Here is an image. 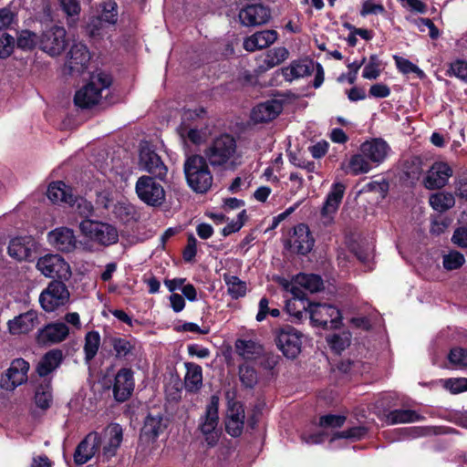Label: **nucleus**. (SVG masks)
<instances>
[{
    "instance_id": "nucleus-55",
    "label": "nucleus",
    "mask_w": 467,
    "mask_h": 467,
    "mask_svg": "<svg viewBox=\"0 0 467 467\" xmlns=\"http://www.w3.org/2000/svg\"><path fill=\"white\" fill-rule=\"evenodd\" d=\"M239 376L242 383L248 388H252L257 382V375L254 368L249 365H242L239 368Z\"/></svg>"
},
{
    "instance_id": "nucleus-8",
    "label": "nucleus",
    "mask_w": 467,
    "mask_h": 467,
    "mask_svg": "<svg viewBox=\"0 0 467 467\" xmlns=\"http://www.w3.org/2000/svg\"><path fill=\"white\" fill-rule=\"evenodd\" d=\"M36 269L46 277L67 280L71 276L70 266L57 254H47L38 258Z\"/></svg>"
},
{
    "instance_id": "nucleus-21",
    "label": "nucleus",
    "mask_w": 467,
    "mask_h": 467,
    "mask_svg": "<svg viewBox=\"0 0 467 467\" xmlns=\"http://www.w3.org/2000/svg\"><path fill=\"white\" fill-rule=\"evenodd\" d=\"M48 243L57 250L69 253L77 247V238L73 230L67 227H58L48 233Z\"/></svg>"
},
{
    "instance_id": "nucleus-58",
    "label": "nucleus",
    "mask_w": 467,
    "mask_h": 467,
    "mask_svg": "<svg viewBox=\"0 0 467 467\" xmlns=\"http://www.w3.org/2000/svg\"><path fill=\"white\" fill-rule=\"evenodd\" d=\"M346 421V417L343 415H325L319 420V425L322 428H340Z\"/></svg>"
},
{
    "instance_id": "nucleus-33",
    "label": "nucleus",
    "mask_w": 467,
    "mask_h": 467,
    "mask_svg": "<svg viewBox=\"0 0 467 467\" xmlns=\"http://www.w3.org/2000/svg\"><path fill=\"white\" fill-rule=\"evenodd\" d=\"M198 116L199 114L195 110H185L182 115L183 122L179 128L180 136L183 140L188 139L194 144H200L204 141L206 139V134L202 130L188 128L185 124V121Z\"/></svg>"
},
{
    "instance_id": "nucleus-11",
    "label": "nucleus",
    "mask_w": 467,
    "mask_h": 467,
    "mask_svg": "<svg viewBox=\"0 0 467 467\" xmlns=\"http://www.w3.org/2000/svg\"><path fill=\"white\" fill-rule=\"evenodd\" d=\"M135 189L138 197L148 205L158 206L165 200V191L162 185L152 177H140Z\"/></svg>"
},
{
    "instance_id": "nucleus-53",
    "label": "nucleus",
    "mask_w": 467,
    "mask_h": 467,
    "mask_svg": "<svg viewBox=\"0 0 467 467\" xmlns=\"http://www.w3.org/2000/svg\"><path fill=\"white\" fill-rule=\"evenodd\" d=\"M465 262L462 254L458 251H451L443 256V266L447 270H454L460 268Z\"/></svg>"
},
{
    "instance_id": "nucleus-50",
    "label": "nucleus",
    "mask_w": 467,
    "mask_h": 467,
    "mask_svg": "<svg viewBox=\"0 0 467 467\" xmlns=\"http://www.w3.org/2000/svg\"><path fill=\"white\" fill-rule=\"evenodd\" d=\"M110 345L112 346L116 357L123 358L130 354L133 348L131 342L122 337H111Z\"/></svg>"
},
{
    "instance_id": "nucleus-18",
    "label": "nucleus",
    "mask_w": 467,
    "mask_h": 467,
    "mask_svg": "<svg viewBox=\"0 0 467 467\" xmlns=\"http://www.w3.org/2000/svg\"><path fill=\"white\" fill-rule=\"evenodd\" d=\"M314 238L309 228L304 223L296 225L287 240L289 249L300 254H306L314 246Z\"/></svg>"
},
{
    "instance_id": "nucleus-36",
    "label": "nucleus",
    "mask_w": 467,
    "mask_h": 467,
    "mask_svg": "<svg viewBox=\"0 0 467 467\" xmlns=\"http://www.w3.org/2000/svg\"><path fill=\"white\" fill-rule=\"evenodd\" d=\"M165 424L161 414H149L145 419L143 428L141 430V437L148 441H153L160 433L163 431Z\"/></svg>"
},
{
    "instance_id": "nucleus-24",
    "label": "nucleus",
    "mask_w": 467,
    "mask_h": 467,
    "mask_svg": "<svg viewBox=\"0 0 467 467\" xmlns=\"http://www.w3.org/2000/svg\"><path fill=\"white\" fill-rule=\"evenodd\" d=\"M100 446V438L97 432H91L78 444L74 454L77 464H85L98 451Z\"/></svg>"
},
{
    "instance_id": "nucleus-60",
    "label": "nucleus",
    "mask_w": 467,
    "mask_h": 467,
    "mask_svg": "<svg viewBox=\"0 0 467 467\" xmlns=\"http://www.w3.org/2000/svg\"><path fill=\"white\" fill-rule=\"evenodd\" d=\"M449 360L459 368H467V350L453 348L449 354Z\"/></svg>"
},
{
    "instance_id": "nucleus-29",
    "label": "nucleus",
    "mask_w": 467,
    "mask_h": 467,
    "mask_svg": "<svg viewBox=\"0 0 467 467\" xmlns=\"http://www.w3.org/2000/svg\"><path fill=\"white\" fill-rule=\"evenodd\" d=\"M278 34L275 30L258 31L244 39V48L249 52L263 49L275 43Z\"/></svg>"
},
{
    "instance_id": "nucleus-9",
    "label": "nucleus",
    "mask_w": 467,
    "mask_h": 467,
    "mask_svg": "<svg viewBox=\"0 0 467 467\" xmlns=\"http://www.w3.org/2000/svg\"><path fill=\"white\" fill-rule=\"evenodd\" d=\"M67 46V31L63 26H51L45 30L40 36L39 48L50 57L61 55Z\"/></svg>"
},
{
    "instance_id": "nucleus-46",
    "label": "nucleus",
    "mask_w": 467,
    "mask_h": 467,
    "mask_svg": "<svg viewBox=\"0 0 467 467\" xmlns=\"http://www.w3.org/2000/svg\"><path fill=\"white\" fill-rule=\"evenodd\" d=\"M330 348L337 353H340L350 344V334L348 332L335 333L327 337Z\"/></svg>"
},
{
    "instance_id": "nucleus-51",
    "label": "nucleus",
    "mask_w": 467,
    "mask_h": 467,
    "mask_svg": "<svg viewBox=\"0 0 467 467\" xmlns=\"http://www.w3.org/2000/svg\"><path fill=\"white\" fill-rule=\"evenodd\" d=\"M73 207L79 215L83 217H88L93 213L92 203L85 198L75 196L73 194V202L68 203Z\"/></svg>"
},
{
    "instance_id": "nucleus-40",
    "label": "nucleus",
    "mask_w": 467,
    "mask_h": 467,
    "mask_svg": "<svg viewBox=\"0 0 467 467\" xmlns=\"http://www.w3.org/2000/svg\"><path fill=\"white\" fill-rule=\"evenodd\" d=\"M223 281L227 285V293L233 299L244 297L247 292V285L235 275H223Z\"/></svg>"
},
{
    "instance_id": "nucleus-6",
    "label": "nucleus",
    "mask_w": 467,
    "mask_h": 467,
    "mask_svg": "<svg viewBox=\"0 0 467 467\" xmlns=\"http://www.w3.org/2000/svg\"><path fill=\"white\" fill-rule=\"evenodd\" d=\"M218 423V399L213 396L209 404L206 406L204 415L200 418L199 421V430L210 446H214L218 441L220 436Z\"/></svg>"
},
{
    "instance_id": "nucleus-3",
    "label": "nucleus",
    "mask_w": 467,
    "mask_h": 467,
    "mask_svg": "<svg viewBox=\"0 0 467 467\" xmlns=\"http://www.w3.org/2000/svg\"><path fill=\"white\" fill-rule=\"evenodd\" d=\"M111 84L110 77L101 71L94 72L89 81L78 89L74 97L75 104L82 109H88L99 103L102 92Z\"/></svg>"
},
{
    "instance_id": "nucleus-13",
    "label": "nucleus",
    "mask_w": 467,
    "mask_h": 467,
    "mask_svg": "<svg viewBox=\"0 0 467 467\" xmlns=\"http://www.w3.org/2000/svg\"><path fill=\"white\" fill-rule=\"evenodd\" d=\"M302 305L303 309L309 312L311 322L316 326L327 327L330 323L331 327H336L341 318L339 310L330 304L310 302L307 307Z\"/></svg>"
},
{
    "instance_id": "nucleus-34",
    "label": "nucleus",
    "mask_w": 467,
    "mask_h": 467,
    "mask_svg": "<svg viewBox=\"0 0 467 467\" xmlns=\"http://www.w3.org/2000/svg\"><path fill=\"white\" fill-rule=\"evenodd\" d=\"M289 52L284 47L272 48L266 52L259 64L260 71H267L288 58Z\"/></svg>"
},
{
    "instance_id": "nucleus-43",
    "label": "nucleus",
    "mask_w": 467,
    "mask_h": 467,
    "mask_svg": "<svg viewBox=\"0 0 467 467\" xmlns=\"http://www.w3.org/2000/svg\"><path fill=\"white\" fill-rule=\"evenodd\" d=\"M238 355L245 359H252L262 352V348L252 340L238 339L235 343Z\"/></svg>"
},
{
    "instance_id": "nucleus-57",
    "label": "nucleus",
    "mask_w": 467,
    "mask_h": 467,
    "mask_svg": "<svg viewBox=\"0 0 467 467\" xmlns=\"http://www.w3.org/2000/svg\"><path fill=\"white\" fill-rule=\"evenodd\" d=\"M442 386L451 393H460L467 390V379L456 378L442 380Z\"/></svg>"
},
{
    "instance_id": "nucleus-56",
    "label": "nucleus",
    "mask_w": 467,
    "mask_h": 467,
    "mask_svg": "<svg viewBox=\"0 0 467 467\" xmlns=\"http://www.w3.org/2000/svg\"><path fill=\"white\" fill-rule=\"evenodd\" d=\"M450 76H454L455 78L467 81V61L462 59H457L451 63L450 68L448 70Z\"/></svg>"
},
{
    "instance_id": "nucleus-28",
    "label": "nucleus",
    "mask_w": 467,
    "mask_h": 467,
    "mask_svg": "<svg viewBox=\"0 0 467 467\" xmlns=\"http://www.w3.org/2000/svg\"><path fill=\"white\" fill-rule=\"evenodd\" d=\"M38 316L36 311H27L9 320L8 329L12 335L26 334L38 325Z\"/></svg>"
},
{
    "instance_id": "nucleus-63",
    "label": "nucleus",
    "mask_w": 467,
    "mask_h": 467,
    "mask_svg": "<svg viewBox=\"0 0 467 467\" xmlns=\"http://www.w3.org/2000/svg\"><path fill=\"white\" fill-rule=\"evenodd\" d=\"M16 18L15 13L7 8L0 9V31L11 26Z\"/></svg>"
},
{
    "instance_id": "nucleus-45",
    "label": "nucleus",
    "mask_w": 467,
    "mask_h": 467,
    "mask_svg": "<svg viewBox=\"0 0 467 467\" xmlns=\"http://www.w3.org/2000/svg\"><path fill=\"white\" fill-rule=\"evenodd\" d=\"M100 346V336L97 331H90L86 334L84 352L87 361H90L97 355Z\"/></svg>"
},
{
    "instance_id": "nucleus-19",
    "label": "nucleus",
    "mask_w": 467,
    "mask_h": 467,
    "mask_svg": "<svg viewBox=\"0 0 467 467\" xmlns=\"http://www.w3.org/2000/svg\"><path fill=\"white\" fill-rule=\"evenodd\" d=\"M452 169L443 161H436L429 169L424 179V186L427 189H440L444 187L452 176Z\"/></svg>"
},
{
    "instance_id": "nucleus-37",
    "label": "nucleus",
    "mask_w": 467,
    "mask_h": 467,
    "mask_svg": "<svg viewBox=\"0 0 467 467\" xmlns=\"http://www.w3.org/2000/svg\"><path fill=\"white\" fill-rule=\"evenodd\" d=\"M47 197L53 202L71 203L73 202L72 189L63 182H55L48 186Z\"/></svg>"
},
{
    "instance_id": "nucleus-32",
    "label": "nucleus",
    "mask_w": 467,
    "mask_h": 467,
    "mask_svg": "<svg viewBox=\"0 0 467 467\" xmlns=\"http://www.w3.org/2000/svg\"><path fill=\"white\" fill-rule=\"evenodd\" d=\"M63 360V353L59 349H52L47 352L36 367L39 376L45 377L57 369Z\"/></svg>"
},
{
    "instance_id": "nucleus-5",
    "label": "nucleus",
    "mask_w": 467,
    "mask_h": 467,
    "mask_svg": "<svg viewBox=\"0 0 467 467\" xmlns=\"http://www.w3.org/2000/svg\"><path fill=\"white\" fill-rule=\"evenodd\" d=\"M79 230L85 237L103 246L114 244L119 240L118 230L109 223L85 219L79 223Z\"/></svg>"
},
{
    "instance_id": "nucleus-2",
    "label": "nucleus",
    "mask_w": 467,
    "mask_h": 467,
    "mask_svg": "<svg viewBox=\"0 0 467 467\" xmlns=\"http://www.w3.org/2000/svg\"><path fill=\"white\" fill-rule=\"evenodd\" d=\"M189 187L195 192L204 193L213 184V175L206 159L201 155L189 156L183 164Z\"/></svg>"
},
{
    "instance_id": "nucleus-12",
    "label": "nucleus",
    "mask_w": 467,
    "mask_h": 467,
    "mask_svg": "<svg viewBox=\"0 0 467 467\" xmlns=\"http://www.w3.org/2000/svg\"><path fill=\"white\" fill-rule=\"evenodd\" d=\"M29 368V363L25 359H14L10 367L1 376L0 388L6 391H13L18 386L26 383L28 378Z\"/></svg>"
},
{
    "instance_id": "nucleus-39",
    "label": "nucleus",
    "mask_w": 467,
    "mask_h": 467,
    "mask_svg": "<svg viewBox=\"0 0 467 467\" xmlns=\"http://www.w3.org/2000/svg\"><path fill=\"white\" fill-rule=\"evenodd\" d=\"M186 375L184 378L185 389L188 391H196L202 385V368L194 363H186Z\"/></svg>"
},
{
    "instance_id": "nucleus-61",
    "label": "nucleus",
    "mask_w": 467,
    "mask_h": 467,
    "mask_svg": "<svg viewBox=\"0 0 467 467\" xmlns=\"http://www.w3.org/2000/svg\"><path fill=\"white\" fill-rule=\"evenodd\" d=\"M60 5L68 17H78L80 13L78 0H60Z\"/></svg>"
},
{
    "instance_id": "nucleus-1",
    "label": "nucleus",
    "mask_w": 467,
    "mask_h": 467,
    "mask_svg": "<svg viewBox=\"0 0 467 467\" xmlns=\"http://www.w3.org/2000/svg\"><path fill=\"white\" fill-rule=\"evenodd\" d=\"M206 161L213 168L231 170L239 163L237 144L231 135H221L215 138L204 151Z\"/></svg>"
},
{
    "instance_id": "nucleus-64",
    "label": "nucleus",
    "mask_w": 467,
    "mask_h": 467,
    "mask_svg": "<svg viewBox=\"0 0 467 467\" xmlns=\"http://www.w3.org/2000/svg\"><path fill=\"white\" fill-rule=\"evenodd\" d=\"M451 241L454 244L466 248L467 247V227H459L454 231L451 237Z\"/></svg>"
},
{
    "instance_id": "nucleus-14",
    "label": "nucleus",
    "mask_w": 467,
    "mask_h": 467,
    "mask_svg": "<svg viewBox=\"0 0 467 467\" xmlns=\"http://www.w3.org/2000/svg\"><path fill=\"white\" fill-rule=\"evenodd\" d=\"M90 54L81 43L74 44L67 57L63 71L66 75L79 76L88 68Z\"/></svg>"
},
{
    "instance_id": "nucleus-42",
    "label": "nucleus",
    "mask_w": 467,
    "mask_h": 467,
    "mask_svg": "<svg viewBox=\"0 0 467 467\" xmlns=\"http://www.w3.org/2000/svg\"><path fill=\"white\" fill-rule=\"evenodd\" d=\"M430 204L434 210L444 212L454 206L455 199L450 192H440L431 195Z\"/></svg>"
},
{
    "instance_id": "nucleus-30",
    "label": "nucleus",
    "mask_w": 467,
    "mask_h": 467,
    "mask_svg": "<svg viewBox=\"0 0 467 467\" xmlns=\"http://www.w3.org/2000/svg\"><path fill=\"white\" fill-rule=\"evenodd\" d=\"M282 109L281 102L269 100L254 108L251 118L254 122H267L276 118Z\"/></svg>"
},
{
    "instance_id": "nucleus-27",
    "label": "nucleus",
    "mask_w": 467,
    "mask_h": 467,
    "mask_svg": "<svg viewBox=\"0 0 467 467\" xmlns=\"http://www.w3.org/2000/svg\"><path fill=\"white\" fill-rule=\"evenodd\" d=\"M134 388L133 374L130 368H121L115 377L113 392L118 401H125Z\"/></svg>"
},
{
    "instance_id": "nucleus-48",
    "label": "nucleus",
    "mask_w": 467,
    "mask_h": 467,
    "mask_svg": "<svg viewBox=\"0 0 467 467\" xmlns=\"http://www.w3.org/2000/svg\"><path fill=\"white\" fill-rule=\"evenodd\" d=\"M367 431L363 427H353L347 431H337L331 435L330 441L338 439H347L350 441H358L365 437Z\"/></svg>"
},
{
    "instance_id": "nucleus-26",
    "label": "nucleus",
    "mask_w": 467,
    "mask_h": 467,
    "mask_svg": "<svg viewBox=\"0 0 467 467\" xmlns=\"http://www.w3.org/2000/svg\"><path fill=\"white\" fill-rule=\"evenodd\" d=\"M344 192L345 186L341 182H337L332 185L321 210L325 223H329L332 221L333 215L337 213L342 201Z\"/></svg>"
},
{
    "instance_id": "nucleus-15",
    "label": "nucleus",
    "mask_w": 467,
    "mask_h": 467,
    "mask_svg": "<svg viewBox=\"0 0 467 467\" xmlns=\"http://www.w3.org/2000/svg\"><path fill=\"white\" fill-rule=\"evenodd\" d=\"M100 16L91 18L87 30L91 36L101 35L104 24L114 25L118 20V5L114 0H106L99 5Z\"/></svg>"
},
{
    "instance_id": "nucleus-22",
    "label": "nucleus",
    "mask_w": 467,
    "mask_h": 467,
    "mask_svg": "<svg viewBox=\"0 0 467 467\" xmlns=\"http://www.w3.org/2000/svg\"><path fill=\"white\" fill-rule=\"evenodd\" d=\"M270 16V10L261 4L249 5L239 13L241 23L246 26L264 25L269 21Z\"/></svg>"
},
{
    "instance_id": "nucleus-7",
    "label": "nucleus",
    "mask_w": 467,
    "mask_h": 467,
    "mask_svg": "<svg viewBox=\"0 0 467 467\" xmlns=\"http://www.w3.org/2000/svg\"><path fill=\"white\" fill-rule=\"evenodd\" d=\"M303 335L291 326H285L276 331L275 342L279 350L287 358H296L302 349Z\"/></svg>"
},
{
    "instance_id": "nucleus-59",
    "label": "nucleus",
    "mask_w": 467,
    "mask_h": 467,
    "mask_svg": "<svg viewBox=\"0 0 467 467\" xmlns=\"http://www.w3.org/2000/svg\"><path fill=\"white\" fill-rule=\"evenodd\" d=\"M15 47V38L5 33L0 36V58H6L8 57Z\"/></svg>"
},
{
    "instance_id": "nucleus-31",
    "label": "nucleus",
    "mask_w": 467,
    "mask_h": 467,
    "mask_svg": "<svg viewBox=\"0 0 467 467\" xmlns=\"http://www.w3.org/2000/svg\"><path fill=\"white\" fill-rule=\"evenodd\" d=\"M244 411L241 405L234 404L227 412L226 431L233 437H238L244 428Z\"/></svg>"
},
{
    "instance_id": "nucleus-54",
    "label": "nucleus",
    "mask_w": 467,
    "mask_h": 467,
    "mask_svg": "<svg viewBox=\"0 0 467 467\" xmlns=\"http://www.w3.org/2000/svg\"><path fill=\"white\" fill-rule=\"evenodd\" d=\"M398 69L403 74L415 73L420 77L423 76V71L420 69L415 64L408 60L407 58L394 56L393 57Z\"/></svg>"
},
{
    "instance_id": "nucleus-52",
    "label": "nucleus",
    "mask_w": 467,
    "mask_h": 467,
    "mask_svg": "<svg viewBox=\"0 0 467 467\" xmlns=\"http://www.w3.org/2000/svg\"><path fill=\"white\" fill-rule=\"evenodd\" d=\"M52 400L51 389L48 385L39 386L35 394V402L37 407L47 409Z\"/></svg>"
},
{
    "instance_id": "nucleus-17",
    "label": "nucleus",
    "mask_w": 467,
    "mask_h": 467,
    "mask_svg": "<svg viewBox=\"0 0 467 467\" xmlns=\"http://www.w3.org/2000/svg\"><path fill=\"white\" fill-rule=\"evenodd\" d=\"M140 166L155 177L164 179L168 169L160 156L148 144L142 145L140 150Z\"/></svg>"
},
{
    "instance_id": "nucleus-23",
    "label": "nucleus",
    "mask_w": 467,
    "mask_h": 467,
    "mask_svg": "<svg viewBox=\"0 0 467 467\" xmlns=\"http://www.w3.org/2000/svg\"><path fill=\"white\" fill-rule=\"evenodd\" d=\"M99 438L104 455L111 457L122 441L123 430L119 424L111 423L103 431L102 437Z\"/></svg>"
},
{
    "instance_id": "nucleus-41",
    "label": "nucleus",
    "mask_w": 467,
    "mask_h": 467,
    "mask_svg": "<svg viewBox=\"0 0 467 467\" xmlns=\"http://www.w3.org/2000/svg\"><path fill=\"white\" fill-rule=\"evenodd\" d=\"M311 73L310 66L306 62L294 61L289 67L282 69V74L286 81L307 76Z\"/></svg>"
},
{
    "instance_id": "nucleus-44",
    "label": "nucleus",
    "mask_w": 467,
    "mask_h": 467,
    "mask_svg": "<svg viewBox=\"0 0 467 467\" xmlns=\"http://www.w3.org/2000/svg\"><path fill=\"white\" fill-rule=\"evenodd\" d=\"M40 37L30 30L24 29L17 33L16 46L22 50H32L37 45L39 46Z\"/></svg>"
},
{
    "instance_id": "nucleus-38",
    "label": "nucleus",
    "mask_w": 467,
    "mask_h": 467,
    "mask_svg": "<svg viewBox=\"0 0 467 467\" xmlns=\"http://www.w3.org/2000/svg\"><path fill=\"white\" fill-rule=\"evenodd\" d=\"M422 417L412 410H394L386 415V423L389 425L404 424L419 421Z\"/></svg>"
},
{
    "instance_id": "nucleus-4",
    "label": "nucleus",
    "mask_w": 467,
    "mask_h": 467,
    "mask_svg": "<svg viewBox=\"0 0 467 467\" xmlns=\"http://www.w3.org/2000/svg\"><path fill=\"white\" fill-rule=\"evenodd\" d=\"M322 287L323 281L321 277L314 274H298L291 282H287L285 285V288L294 296V298L288 301L286 305L287 311L290 315L295 316L297 318L302 317V312L300 310L294 311L292 308L296 307L297 303L304 304L302 301L304 296L302 288L310 293H316L320 291Z\"/></svg>"
},
{
    "instance_id": "nucleus-49",
    "label": "nucleus",
    "mask_w": 467,
    "mask_h": 467,
    "mask_svg": "<svg viewBox=\"0 0 467 467\" xmlns=\"http://www.w3.org/2000/svg\"><path fill=\"white\" fill-rule=\"evenodd\" d=\"M380 61L376 55L369 57L368 63L364 67L362 77L366 79H376L379 77L381 68Z\"/></svg>"
},
{
    "instance_id": "nucleus-47",
    "label": "nucleus",
    "mask_w": 467,
    "mask_h": 467,
    "mask_svg": "<svg viewBox=\"0 0 467 467\" xmlns=\"http://www.w3.org/2000/svg\"><path fill=\"white\" fill-rule=\"evenodd\" d=\"M114 214L121 221L130 222L135 218V207L126 201L118 202L113 208Z\"/></svg>"
},
{
    "instance_id": "nucleus-62",
    "label": "nucleus",
    "mask_w": 467,
    "mask_h": 467,
    "mask_svg": "<svg viewBox=\"0 0 467 467\" xmlns=\"http://www.w3.org/2000/svg\"><path fill=\"white\" fill-rule=\"evenodd\" d=\"M384 12L382 5L376 4L373 0H366L362 4L360 15L366 16L368 15H378Z\"/></svg>"
},
{
    "instance_id": "nucleus-16",
    "label": "nucleus",
    "mask_w": 467,
    "mask_h": 467,
    "mask_svg": "<svg viewBox=\"0 0 467 467\" xmlns=\"http://www.w3.org/2000/svg\"><path fill=\"white\" fill-rule=\"evenodd\" d=\"M359 150L368 158L374 167L382 164L391 153L390 146L381 138H375L364 141L360 145Z\"/></svg>"
},
{
    "instance_id": "nucleus-35",
    "label": "nucleus",
    "mask_w": 467,
    "mask_h": 467,
    "mask_svg": "<svg viewBox=\"0 0 467 467\" xmlns=\"http://www.w3.org/2000/svg\"><path fill=\"white\" fill-rule=\"evenodd\" d=\"M374 165L360 150L350 157L348 164L343 166L347 173L359 175L369 172Z\"/></svg>"
},
{
    "instance_id": "nucleus-20",
    "label": "nucleus",
    "mask_w": 467,
    "mask_h": 467,
    "mask_svg": "<svg viewBox=\"0 0 467 467\" xmlns=\"http://www.w3.org/2000/svg\"><path fill=\"white\" fill-rule=\"evenodd\" d=\"M68 334L69 329L65 323L53 322L39 329L36 339L39 345H52L64 341Z\"/></svg>"
},
{
    "instance_id": "nucleus-25",
    "label": "nucleus",
    "mask_w": 467,
    "mask_h": 467,
    "mask_svg": "<svg viewBox=\"0 0 467 467\" xmlns=\"http://www.w3.org/2000/svg\"><path fill=\"white\" fill-rule=\"evenodd\" d=\"M36 248V242L31 236H18L10 240L8 254L18 260H29Z\"/></svg>"
},
{
    "instance_id": "nucleus-10",
    "label": "nucleus",
    "mask_w": 467,
    "mask_h": 467,
    "mask_svg": "<svg viewBox=\"0 0 467 467\" xmlns=\"http://www.w3.org/2000/svg\"><path fill=\"white\" fill-rule=\"evenodd\" d=\"M69 300V292L66 285L59 281H52L39 296V303L47 312H53L65 306Z\"/></svg>"
}]
</instances>
